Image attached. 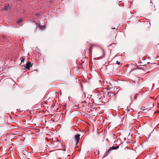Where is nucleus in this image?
Returning <instances> with one entry per match:
<instances>
[{
    "instance_id": "nucleus-1",
    "label": "nucleus",
    "mask_w": 159,
    "mask_h": 159,
    "mask_svg": "<svg viewBox=\"0 0 159 159\" xmlns=\"http://www.w3.org/2000/svg\"><path fill=\"white\" fill-rule=\"evenodd\" d=\"M52 141L51 143V147L52 148H56L59 146H62V143L61 141L59 140L56 138L53 140L52 139Z\"/></svg>"
},
{
    "instance_id": "nucleus-2",
    "label": "nucleus",
    "mask_w": 159,
    "mask_h": 159,
    "mask_svg": "<svg viewBox=\"0 0 159 159\" xmlns=\"http://www.w3.org/2000/svg\"><path fill=\"white\" fill-rule=\"evenodd\" d=\"M80 135L79 134H76L75 135L74 137V139L75 141V143L76 145H77L79 143V140L80 139Z\"/></svg>"
},
{
    "instance_id": "nucleus-3",
    "label": "nucleus",
    "mask_w": 159,
    "mask_h": 159,
    "mask_svg": "<svg viewBox=\"0 0 159 159\" xmlns=\"http://www.w3.org/2000/svg\"><path fill=\"white\" fill-rule=\"evenodd\" d=\"M157 66V64L156 63H151L149 65V67L150 69L153 70L155 69Z\"/></svg>"
},
{
    "instance_id": "nucleus-4",
    "label": "nucleus",
    "mask_w": 159,
    "mask_h": 159,
    "mask_svg": "<svg viewBox=\"0 0 159 159\" xmlns=\"http://www.w3.org/2000/svg\"><path fill=\"white\" fill-rule=\"evenodd\" d=\"M148 106L149 107V108H147V109H148V110H150L153 108L154 106V103L152 102H150L148 104Z\"/></svg>"
},
{
    "instance_id": "nucleus-5",
    "label": "nucleus",
    "mask_w": 159,
    "mask_h": 159,
    "mask_svg": "<svg viewBox=\"0 0 159 159\" xmlns=\"http://www.w3.org/2000/svg\"><path fill=\"white\" fill-rule=\"evenodd\" d=\"M32 64L31 63L27 62L26 66H25L24 67L25 69H29L30 67L32 66Z\"/></svg>"
},
{
    "instance_id": "nucleus-6",
    "label": "nucleus",
    "mask_w": 159,
    "mask_h": 159,
    "mask_svg": "<svg viewBox=\"0 0 159 159\" xmlns=\"http://www.w3.org/2000/svg\"><path fill=\"white\" fill-rule=\"evenodd\" d=\"M115 94V93H113V91H111L109 92H108L107 94L110 97V98L112 97Z\"/></svg>"
},
{
    "instance_id": "nucleus-7",
    "label": "nucleus",
    "mask_w": 159,
    "mask_h": 159,
    "mask_svg": "<svg viewBox=\"0 0 159 159\" xmlns=\"http://www.w3.org/2000/svg\"><path fill=\"white\" fill-rule=\"evenodd\" d=\"M112 150L111 149H110V148L108 149V150H107V151L104 154V156L106 157L108 155L110 152V151Z\"/></svg>"
},
{
    "instance_id": "nucleus-8",
    "label": "nucleus",
    "mask_w": 159,
    "mask_h": 159,
    "mask_svg": "<svg viewBox=\"0 0 159 159\" xmlns=\"http://www.w3.org/2000/svg\"><path fill=\"white\" fill-rule=\"evenodd\" d=\"M112 29H114V30H115V31L114 32V41H116V31H117V29H116L115 28H111Z\"/></svg>"
},
{
    "instance_id": "nucleus-9",
    "label": "nucleus",
    "mask_w": 159,
    "mask_h": 159,
    "mask_svg": "<svg viewBox=\"0 0 159 159\" xmlns=\"http://www.w3.org/2000/svg\"><path fill=\"white\" fill-rule=\"evenodd\" d=\"M92 49V46H90L89 49V55L91 56Z\"/></svg>"
},
{
    "instance_id": "nucleus-10",
    "label": "nucleus",
    "mask_w": 159,
    "mask_h": 159,
    "mask_svg": "<svg viewBox=\"0 0 159 159\" xmlns=\"http://www.w3.org/2000/svg\"><path fill=\"white\" fill-rule=\"evenodd\" d=\"M119 148V145L117 146L116 147L112 146L110 147V149L111 150L117 149Z\"/></svg>"
},
{
    "instance_id": "nucleus-11",
    "label": "nucleus",
    "mask_w": 159,
    "mask_h": 159,
    "mask_svg": "<svg viewBox=\"0 0 159 159\" xmlns=\"http://www.w3.org/2000/svg\"><path fill=\"white\" fill-rule=\"evenodd\" d=\"M9 8V6L8 5H7L3 7V10L4 11H7L8 10Z\"/></svg>"
},
{
    "instance_id": "nucleus-12",
    "label": "nucleus",
    "mask_w": 159,
    "mask_h": 159,
    "mask_svg": "<svg viewBox=\"0 0 159 159\" xmlns=\"http://www.w3.org/2000/svg\"><path fill=\"white\" fill-rule=\"evenodd\" d=\"M39 27L40 30H43L45 28V26L44 25H39Z\"/></svg>"
},
{
    "instance_id": "nucleus-13",
    "label": "nucleus",
    "mask_w": 159,
    "mask_h": 159,
    "mask_svg": "<svg viewBox=\"0 0 159 159\" xmlns=\"http://www.w3.org/2000/svg\"><path fill=\"white\" fill-rule=\"evenodd\" d=\"M22 21V18H20L18 20L16 21L17 23H19Z\"/></svg>"
},
{
    "instance_id": "nucleus-14",
    "label": "nucleus",
    "mask_w": 159,
    "mask_h": 159,
    "mask_svg": "<svg viewBox=\"0 0 159 159\" xmlns=\"http://www.w3.org/2000/svg\"><path fill=\"white\" fill-rule=\"evenodd\" d=\"M21 59H22V60L21 61V62H22L24 61H25V58L24 57H21Z\"/></svg>"
},
{
    "instance_id": "nucleus-15",
    "label": "nucleus",
    "mask_w": 159,
    "mask_h": 159,
    "mask_svg": "<svg viewBox=\"0 0 159 159\" xmlns=\"http://www.w3.org/2000/svg\"><path fill=\"white\" fill-rule=\"evenodd\" d=\"M41 14V13H37L35 14V15L36 16H39L40 15V14Z\"/></svg>"
},
{
    "instance_id": "nucleus-16",
    "label": "nucleus",
    "mask_w": 159,
    "mask_h": 159,
    "mask_svg": "<svg viewBox=\"0 0 159 159\" xmlns=\"http://www.w3.org/2000/svg\"><path fill=\"white\" fill-rule=\"evenodd\" d=\"M102 52L103 53V57H104V51L103 50V49H102Z\"/></svg>"
},
{
    "instance_id": "nucleus-17",
    "label": "nucleus",
    "mask_w": 159,
    "mask_h": 159,
    "mask_svg": "<svg viewBox=\"0 0 159 159\" xmlns=\"http://www.w3.org/2000/svg\"><path fill=\"white\" fill-rule=\"evenodd\" d=\"M120 62H119L118 61H116V63L117 64H118V65H120Z\"/></svg>"
},
{
    "instance_id": "nucleus-18",
    "label": "nucleus",
    "mask_w": 159,
    "mask_h": 159,
    "mask_svg": "<svg viewBox=\"0 0 159 159\" xmlns=\"http://www.w3.org/2000/svg\"><path fill=\"white\" fill-rule=\"evenodd\" d=\"M116 43H111L110 45H109V46H112V45H114Z\"/></svg>"
},
{
    "instance_id": "nucleus-19",
    "label": "nucleus",
    "mask_w": 159,
    "mask_h": 159,
    "mask_svg": "<svg viewBox=\"0 0 159 159\" xmlns=\"http://www.w3.org/2000/svg\"><path fill=\"white\" fill-rule=\"evenodd\" d=\"M144 108V107H142L141 108L143 110V111H144V110L143 109Z\"/></svg>"
},
{
    "instance_id": "nucleus-20",
    "label": "nucleus",
    "mask_w": 159,
    "mask_h": 159,
    "mask_svg": "<svg viewBox=\"0 0 159 159\" xmlns=\"http://www.w3.org/2000/svg\"><path fill=\"white\" fill-rule=\"evenodd\" d=\"M156 112L157 113H159V111H156Z\"/></svg>"
},
{
    "instance_id": "nucleus-21",
    "label": "nucleus",
    "mask_w": 159,
    "mask_h": 159,
    "mask_svg": "<svg viewBox=\"0 0 159 159\" xmlns=\"http://www.w3.org/2000/svg\"><path fill=\"white\" fill-rule=\"evenodd\" d=\"M53 1H49V2H53Z\"/></svg>"
},
{
    "instance_id": "nucleus-22",
    "label": "nucleus",
    "mask_w": 159,
    "mask_h": 159,
    "mask_svg": "<svg viewBox=\"0 0 159 159\" xmlns=\"http://www.w3.org/2000/svg\"><path fill=\"white\" fill-rule=\"evenodd\" d=\"M34 71H38V70H37V69H35V70Z\"/></svg>"
},
{
    "instance_id": "nucleus-23",
    "label": "nucleus",
    "mask_w": 159,
    "mask_h": 159,
    "mask_svg": "<svg viewBox=\"0 0 159 159\" xmlns=\"http://www.w3.org/2000/svg\"><path fill=\"white\" fill-rule=\"evenodd\" d=\"M136 98V97H134V98L135 99Z\"/></svg>"
},
{
    "instance_id": "nucleus-24",
    "label": "nucleus",
    "mask_w": 159,
    "mask_h": 159,
    "mask_svg": "<svg viewBox=\"0 0 159 159\" xmlns=\"http://www.w3.org/2000/svg\"><path fill=\"white\" fill-rule=\"evenodd\" d=\"M54 106H55V104H54L53 106V107H54Z\"/></svg>"
},
{
    "instance_id": "nucleus-25",
    "label": "nucleus",
    "mask_w": 159,
    "mask_h": 159,
    "mask_svg": "<svg viewBox=\"0 0 159 159\" xmlns=\"http://www.w3.org/2000/svg\"><path fill=\"white\" fill-rule=\"evenodd\" d=\"M159 96H158L157 97V98H158V97H159Z\"/></svg>"
}]
</instances>
